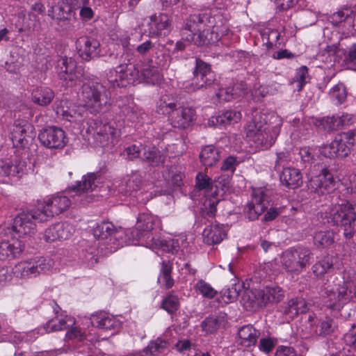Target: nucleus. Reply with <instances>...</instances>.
<instances>
[{"instance_id":"1","label":"nucleus","mask_w":356,"mask_h":356,"mask_svg":"<svg viewBox=\"0 0 356 356\" xmlns=\"http://www.w3.org/2000/svg\"><path fill=\"white\" fill-rule=\"evenodd\" d=\"M127 65H120L115 70H110L107 74V79L101 83L97 77L89 76L83 79V70L78 67L72 58H60L57 63V73L63 86L73 88L81 86L87 89H99L101 88H115L127 87Z\"/></svg>"},{"instance_id":"2","label":"nucleus","mask_w":356,"mask_h":356,"mask_svg":"<svg viewBox=\"0 0 356 356\" xmlns=\"http://www.w3.org/2000/svg\"><path fill=\"white\" fill-rule=\"evenodd\" d=\"M184 31L186 39L197 46L215 44L229 31L221 10H212L190 15Z\"/></svg>"},{"instance_id":"3","label":"nucleus","mask_w":356,"mask_h":356,"mask_svg":"<svg viewBox=\"0 0 356 356\" xmlns=\"http://www.w3.org/2000/svg\"><path fill=\"white\" fill-rule=\"evenodd\" d=\"M246 117L247 122L244 127L246 137L258 150L270 148L280 134V127L267 124L265 114L257 108H252L251 112L246 114Z\"/></svg>"},{"instance_id":"4","label":"nucleus","mask_w":356,"mask_h":356,"mask_svg":"<svg viewBox=\"0 0 356 356\" xmlns=\"http://www.w3.org/2000/svg\"><path fill=\"white\" fill-rule=\"evenodd\" d=\"M82 104L73 105L63 110L62 115L70 122H81L87 116L88 110L91 113L100 112L110 104L109 90H81Z\"/></svg>"},{"instance_id":"5","label":"nucleus","mask_w":356,"mask_h":356,"mask_svg":"<svg viewBox=\"0 0 356 356\" xmlns=\"http://www.w3.org/2000/svg\"><path fill=\"white\" fill-rule=\"evenodd\" d=\"M319 217L324 224L343 227V234L347 238H352L356 231L355 207L348 201L327 207L319 213Z\"/></svg>"},{"instance_id":"6","label":"nucleus","mask_w":356,"mask_h":356,"mask_svg":"<svg viewBox=\"0 0 356 356\" xmlns=\"http://www.w3.org/2000/svg\"><path fill=\"white\" fill-rule=\"evenodd\" d=\"M158 222V218L149 213H140L137 218L136 229L126 230L128 245H139L152 249L157 248L159 239L155 238L151 232Z\"/></svg>"},{"instance_id":"7","label":"nucleus","mask_w":356,"mask_h":356,"mask_svg":"<svg viewBox=\"0 0 356 356\" xmlns=\"http://www.w3.org/2000/svg\"><path fill=\"white\" fill-rule=\"evenodd\" d=\"M93 235L95 238L103 241L101 245L105 247V251L101 248L102 253L113 252L124 245H128L126 230L116 229L111 222L97 223L93 228Z\"/></svg>"},{"instance_id":"8","label":"nucleus","mask_w":356,"mask_h":356,"mask_svg":"<svg viewBox=\"0 0 356 356\" xmlns=\"http://www.w3.org/2000/svg\"><path fill=\"white\" fill-rule=\"evenodd\" d=\"M284 298V292L280 286L273 284L263 289L250 291L243 296V306L247 310L255 311L268 303H277Z\"/></svg>"},{"instance_id":"9","label":"nucleus","mask_w":356,"mask_h":356,"mask_svg":"<svg viewBox=\"0 0 356 356\" xmlns=\"http://www.w3.org/2000/svg\"><path fill=\"white\" fill-rule=\"evenodd\" d=\"M159 111L167 115L168 120L174 127L186 129L195 120V112L191 107L179 106L166 97H162L159 103Z\"/></svg>"},{"instance_id":"10","label":"nucleus","mask_w":356,"mask_h":356,"mask_svg":"<svg viewBox=\"0 0 356 356\" xmlns=\"http://www.w3.org/2000/svg\"><path fill=\"white\" fill-rule=\"evenodd\" d=\"M74 200L66 193H57L38 204L36 214L41 221H48L54 216L67 211Z\"/></svg>"},{"instance_id":"11","label":"nucleus","mask_w":356,"mask_h":356,"mask_svg":"<svg viewBox=\"0 0 356 356\" xmlns=\"http://www.w3.org/2000/svg\"><path fill=\"white\" fill-rule=\"evenodd\" d=\"M54 265V261L50 258L35 257L19 262L13 268V272L16 277L29 279L50 271Z\"/></svg>"},{"instance_id":"12","label":"nucleus","mask_w":356,"mask_h":356,"mask_svg":"<svg viewBox=\"0 0 356 356\" xmlns=\"http://www.w3.org/2000/svg\"><path fill=\"white\" fill-rule=\"evenodd\" d=\"M355 143V133L353 130L343 132L335 137L331 143L323 145L320 153L328 158L347 156Z\"/></svg>"},{"instance_id":"13","label":"nucleus","mask_w":356,"mask_h":356,"mask_svg":"<svg viewBox=\"0 0 356 356\" xmlns=\"http://www.w3.org/2000/svg\"><path fill=\"white\" fill-rule=\"evenodd\" d=\"M142 176L138 172H132L118 184V193L130 197L133 202L147 203L152 198V193L143 192L140 190Z\"/></svg>"},{"instance_id":"14","label":"nucleus","mask_w":356,"mask_h":356,"mask_svg":"<svg viewBox=\"0 0 356 356\" xmlns=\"http://www.w3.org/2000/svg\"><path fill=\"white\" fill-rule=\"evenodd\" d=\"M38 211V206L30 211L18 213L15 218L11 227L7 228L6 234L15 232L19 237L32 234L35 232L36 225L34 220L43 222L36 214Z\"/></svg>"},{"instance_id":"15","label":"nucleus","mask_w":356,"mask_h":356,"mask_svg":"<svg viewBox=\"0 0 356 356\" xmlns=\"http://www.w3.org/2000/svg\"><path fill=\"white\" fill-rule=\"evenodd\" d=\"M35 136L34 127L26 120H17L10 131V138L16 147L25 148Z\"/></svg>"},{"instance_id":"16","label":"nucleus","mask_w":356,"mask_h":356,"mask_svg":"<svg viewBox=\"0 0 356 356\" xmlns=\"http://www.w3.org/2000/svg\"><path fill=\"white\" fill-rule=\"evenodd\" d=\"M40 143L47 148L62 149L68 142L65 132L57 127L44 129L38 135Z\"/></svg>"},{"instance_id":"17","label":"nucleus","mask_w":356,"mask_h":356,"mask_svg":"<svg viewBox=\"0 0 356 356\" xmlns=\"http://www.w3.org/2000/svg\"><path fill=\"white\" fill-rule=\"evenodd\" d=\"M267 195L262 188H253L252 199L244 209V214L250 220H254L267 208Z\"/></svg>"},{"instance_id":"18","label":"nucleus","mask_w":356,"mask_h":356,"mask_svg":"<svg viewBox=\"0 0 356 356\" xmlns=\"http://www.w3.org/2000/svg\"><path fill=\"white\" fill-rule=\"evenodd\" d=\"M307 186L312 191L323 195L334 189L335 179L327 169H322L320 174L311 177Z\"/></svg>"},{"instance_id":"19","label":"nucleus","mask_w":356,"mask_h":356,"mask_svg":"<svg viewBox=\"0 0 356 356\" xmlns=\"http://www.w3.org/2000/svg\"><path fill=\"white\" fill-rule=\"evenodd\" d=\"M52 307L56 316L46 323L45 326L42 329V331L45 332H56L67 329L70 326L74 325V318L67 315L64 312H60V308L56 302H53ZM43 333L44 332H42L41 334Z\"/></svg>"},{"instance_id":"20","label":"nucleus","mask_w":356,"mask_h":356,"mask_svg":"<svg viewBox=\"0 0 356 356\" xmlns=\"http://www.w3.org/2000/svg\"><path fill=\"white\" fill-rule=\"evenodd\" d=\"M74 230V227L71 223L59 222L52 224L44 231V238L47 242L67 240L72 236Z\"/></svg>"},{"instance_id":"21","label":"nucleus","mask_w":356,"mask_h":356,"mask_svg":"<svg viewBox=\"0 0 356 356\" xmlns=\"http://www.w3.org/2000/svg\"><path fill=\"white\" fill-rule=\"evenodd\" d=\"M148 26L149 36L166 35L170 31L171 19L164 13L154 14L150 16Z\"/></svg>"},{"instance_id":"22","label":"nucleus","mask_w":356,"mask_h":356,"mask_svg":"<svg viewBox=\"0 0 356 356\" xmlns=\"http://www.w3.org/2000/svg\"><path fill=\"white\" fill-rule=\"evenodd\" d=\"M24 250V244L17 239L0 241V261H10L19 257Z\"/></svg>"},{"instance_id":"23","label":"nucleus","mask_w":356,"mask_h":356,"mask_svg":"<svg viewBox=\"0 0 356 356\" xmlns=\"http://www.w3.org/2000/svg\"><path fill=\"white\" fill-rule=\"evenodd\" d=\"M99 42L91 38L82 37L76 42V49L80 57L89 60L99 54Z\"/></svg>"},{"instance_id":"24","label":"nucleus","mask_w":356,"mask_h":356,"mask_svg":"<svg viewBox=\"0 0 356 356\" xmlns=\"http://www.w3.org/2000/svg\"><path fill=\"white\" fill-rule=\"evenodd\" d=\"M26 165L25 161H15V163L8 159H0L1 176L21 177L26 172Z\"/></svg>"},{"instance_id":"25","label":"nucleus","mask_w":356,"mask_h":356,"mask_svg":"<svg viewBox=\"0 0 356 356\" xmlns=\"http://www.w3.org/2000/svg\"><path fill=\"white\" fill-rule=\"evenodd\" d=\"M125 100L127 102L125 104L118 102V107L121 109L122 114L131 122H142L145 114L136 106L131 98L126 97Z\"/></svg>"},{"instance_id":"26","label":"nucleus","mask_w":356,"mask_h":356,"mask_svg":"<svg viewBox=\"0 0 356 356\" xmlns=\"http://www.w3.org/2000/svg\"><path fill=\"white\" fill-rule=\"evenodd\" d=\"M283 185L290 188H296L302 183V176L300 171L295 168H284L280 176Z\"/></svg>"},{"instance_id":"27","label":"nucleus","mask_w":356,"mask_h":356,"mask_svg":"<svg viewBox=\"0 0 356 356\" xmlns=\"http://www.w3.org/2000/svg\"><path fill=\"white\" fill-rule=\"evenodd\" d=\"M226 236V231L222 225L215 224L204 228L202 236L204 243L208 245L220 243Z\"/></svg>"},{"instance_id":"28","label":"nucleus","mask_w":356,"mask_h":356,"mask_svg":"<svg viewBox=\"0 0 356 356\" xmlns=\"http://www.w3.org/2000/svg\"><path fill=\"white\" fill-rule=\"evenodd\" d=\"M238 335L241 346L250 347L256 344L260 336V332L252 325H247L239 328Z\"/></svg>"},{"instance_id":"29","label":"nucleus","mask_w":356,"mask_h":356,"mask_svg":"<svg viewBox=\"0 0 356 356\" xmlns=\"http://www.w3.org/2000/svg\"><path fill=\"white\" fill-rule=\"evenodd\" d=\"M227 322L226 315L219 314L218 315H211L207 317L201 323V327L203 332L207 334L216 332L220 327H224Z\"/></svg>"},{"instance_id":"30","label":"nucleus","mask_w":356,"mask_h":356,"mask_svg":"<svg viewBox=\"0 0 356 356\" xmlns=\"http://www.w3.org/2000/svg\"><path fill=\"white\" fill-rule=\"evenodd\" d=\"M90 323L93 326L102 329H112L120 325V322L113 316L104 312L92 315Z\"/></svg>"},{"instance_id":"31","label":"nucleus","mask_w":356,"mask_h":356,"mask_svg":"<svg viewBox=\"0 0 356 356\" xmlns=\"http://www.w3.org/2000/svg\"><path fill=\"white\" fill-rule=\"evenodd\" d=\"M305 121H307L308 124H302V126L306 131L312 129V125L325 131L337 129L335 116H327L322 118L311 117L305 120Z\"/></svg>"},{"instance_id":"32","label":"nucleus","mask_w":356,"mask_h":356,"mask_svg":"<svg viewBox=\"0 0 356 356\" xmlns=\"http://www.w3.org/2000/svg\"><path fill=\"white\" fill-rule=\"evenodd\" d=\"M141 159L152 166H159L164 163L165 156L154 145H146L143 148Z\"/></svg>"},{"instance_id":"33","label":"nucleus","mask_w":356,"mask_h":356,"mask_svg":"<svg viewBox=\"0 0 356 356\" xmlns=\"http://www.w3.org/2000/svg\"><path fill=\"white\" fill-rule=\"evenodd\" d=\"M309 321L311 322L312 331L317 335H327L332 332V319L325 317L318 319L316 316L310 315Z\"/></svg>"},{"instance_id":"34","label":"nucleus","mask_w":356,"mask_h":356,"mask_svg":"<svg viewBox=\"0 0 356 356\" xmlns=\"http://www.w3.org/2000/svg\"><path fill=\"white\" fill-rule=\"evenodd\" d=\"M120 136V129H115L109 124H104L97 130L95 139L101 144L111 140V143L117 142Z\"/></svg>"},{"instance_id":"35","label":"nucleus","mask_w":356,"mask_h":356,"mask_svg":"<svg viewBox=\"0 0 356 356\" xmlns=\"http://www.w3.org/2000/svg\"><path fill=\"white\" fill-rule=\"evenodd\" d=\"M97 175L95 173H88L86 175L83 176L81 181L78 182L72 187L68 193L74 192L76 195H81L84 193L92 191L97 186Z\"/></svg>"},{"instance_id":"36","label":"nucleus","mask_w":356,"mask_h":356,"mask_svg":"<svg viewBox=\"0 0 356 356\" xmlns=\"http://www.w3.org/2000/svg\"><path fill=\"white\" fill-rule=\"evenodd\" d=\"M292 249L295 261L298 265V272L300 273L310 265L312 259V253L309 248L305 247L299 246Z\"/></svg>"},{"instance_id":"37","label":"nucleus","mask_w":356,"mask_h":356,"mask_svg":"<svg viewBox=\"0 0 356 356\" xmlns=\"http://www.w3.org/2000/svg\"><path fill=\"white\" fill-rule=\"evenodd\" d=\"M194 74L196 76H201L202 83L200 85L198 89L212 86V83L214 82L213 73L211 71L209 65L201 60H197Z\"/></svg>"},{"instance_id":"38","label":"nucleus","mask_w":356,"mask_h":356,"mask_svg":"<svg viewBox=\"0 0 356 356\" xmlns=\"http://www.w3.org/2000/svg\"><path fill=\"white\" fill-rule=\"evenodd\" d=\"M99 243L94 244H88L85 249L82 250L80 255V259L83 264H86L88 267H92L98 261Z\"/></svg>"},{"instance_id":"39","label":"nucleus","mask_w":356,"mask_h":356,"mask_svg":"<svg viewBox=\"0 0 356 356\" xmlns=\"http://www.w3.org/2000/svg\"><path fill=\"white\" fill-rule=\"evenodd\" d=\"M308 309V305L305 300L302 298H292L288 301L284 313L293 318L298 314L305 313Z\"/></svg>"},{"instance_id":"40","label":"nucleus","mask_w":356,"mask_h":356,"mask_svg":"<svg viewBox=\"0 0 356 356\" xmlns=\"http://www.w3.org/2000/svg\"><path fill=\"white\" fill-rule=\"evenodd\" d=\"M200 158L204 165L211 167L219 161L220 152L215 147L208 145L202 149Z\"/></svg>"},{"instance_id":"41","label":"nucleus","mask_w":356,"mask_h":356,"mask_svg":"<svg viewBox=\"0 0 356 356\" xmlns=\"http://www.w3.org/2000/svg\"><path fill=\"white\" fill-rule=\"evenodd\" d=\"M169 342L160 337L151 341L147 346L144 348L143 352L150 356H156L164 353L168 350Z\"/></svg>"},{"instance_id":"42","label":"nucleus","mask_w":356,"mask_h":356,"mask_svg":"<svg viewBox=\"0 0 356 356\" xmlns=\"http://www.w3.org/2000/svg\"><path fill=\"white\" fill-rule=\"evenodd\" d=\"M295 260L293 249H288L281 256L282 266L288 273L299 274L298 265Z\"/></svg>"},{"instance_id":"43","label":"nucleus","mask_w":356,"mask_h":356,"mask_svg":"<svg viewBox=\"0 0 356 356\" xmlns=\"http://www.w3.org/2000/svg\"><path fill=\"white\" fill-rule=\"evenodd\" d=\"M334 241V233L330 230L319 231L314 236V245L318 248H328Z\"/></svg>"},{"instance_id":"44","label":"nucleus","mask_w":356,"mask_h":356,"mask_svg":"<svg viewBox=\"0 0 356 356\" xmlns=\"http://www.w3.org/2000/svg\"><path fill=\"white\" fill-rule=\"evenodd\" d=\"M172 269V264L169 261L166 262L163 261L162 262L161 273L158 280L167 289L171 288L174 284V280L171 277Z\"/></svg>"},{"instance_id":"45","label":"nucleus","mask_w":356,"mask_h":356,"mask_svg":"<svg viewBox=\"0 0 356 356\" xmlns=\"http://www.w3.org/2000/svg\"><path fill=\"white\" fill-rule=\"evenodd\" d=\"M334 259V258L332 256L327 255L324 257L312 266L314 274L317 277H320L328 272L333 266Z\"/></svg>"},{"instance_id":"46","label":"nucleus","mask_w":356,"mask_h":356,"mask_svg":"<svg viewBox=\"0 0 356 356\" xmlns=\"http://www.w3.org/2000/svg\"><path fill=\"white\" fill-rule=\"evenodd\" d=\"M195 291L207 299H212L216 297L218 291L214 289L211 284L205 281L200 280L197 282L194 286Z\"/></svg>"},{"instance_id":"47","label":"nucleus","mask_w":356,"mask_h":356,"mask_svg":"<svg viewBox=\"0 0 356 356\" xmlns=\"http://www.w3.org/2000/svg\"><path fill=\"white\" fill-rule=\"evenodd\" d=\"M54 97L53 90H33L32 99L33 102L40 106H47Z\"/></svg>"},{"instance_id":"48","label":"nucleus","mask_w":356,"mask_h":356,"mask_svg":"<svg viewBox=\"0 0 356 356\" xmlns=\"http://www.w3.org/2000/svg\"><path fill=\"white\" fill-rule=\"evenodd\" d=\"M261 35L263 42L266 44L268 47H272L273 45H276L280 34L275 29L266 27L261 30Z\"/></svg>"},{"instance_id":"49","label":"nucleus","mask_w":356,"mask_h":356,"mask_svg":"<svg viewBox=\"0 0 356 356\" xmlns=\"http://www.w3.org/2000/svg\"><path fill=\"white\" fill-rule=\"evenodd\" d=\"M79 8V16L83 22H88L95 16V11L89 6L88 0H77L76 3Z\"/></svg>"},{"instance_id":"50","label":"nucleus","mask_w":356,"mask_h":356,"mask_svg":"<svg viewBox=\"0 0 356 356\" xmlns=\"http://www.w3.org/2000/svg\"><path fill=\"white\" fill-rule=\"evenodd\" d=\"M70 10L68 5L62 2L60 5L51 6L49 10V15L57 20H61L67 17V13Z\"/></svg>"},{"instance_id":"51","label":"nucleus","mask_w":356,"mask_h":356,"mask_svg":"<svg viewBox=\"0 0 356 356\" xmlns=\"http://www.w3.org/2000/svg\"><path fill=\"white\" fill-rule=\"evenodd\" d=\"M240 284H233L231 287L223 289L221 291V297L225 304L234 302L238 298L241 291Z\"/></svg>"},{"instance_id":"52","label":"nucleus","mask_w":356,"mask_h":356,"mask_svg":"<svg viewBox=\"0 0 356 356\" xmlns=\"http://www.w3.org/2000/svg\"><path fill=\"white\" fill-rule=\"evenodd\" d=\"M22 63V58L15 52H11L9 58L6 62L7 71L12 73H17Z\"/></svg>"},{"instance_id":"53","label":"nucleus","mask_w":356,"mask_h":356,"mask_svg":"<svg viewBox=\"0 0 356 356\" xmlns=\"http://www.w3.org/2000/svg\"><path fill=\"white\" fill-rule=\"evenodd\" d=\"M309 79L308 69L305 66H302L296 70L293 81L296 83V86L301 89L309 81Z\"/></svg>"},{"instance_id":"54","label":"nucleus","mask_w":356,"mask_h":356,"mask_svg":"<svg viewBox=\"0 0 356 356\" xmlns=\"http://www.w3.org/2000/svg\"><path fill=\"white\" fill-rule=\"evenodd\" d=\"M162 307L168 313L175 312L179 307V300L177 296L169 295L163 301Z\"/></svg>"},{"instance_id":"55","label":"nucleus","mask_w":356,"mask_h":356,"mask_svg":"<svg viewBox=\"0 0 356 356\" xmlns=\"http://www.w3.org/2000/svg\"><path fill=\"white\" fill-rule=\"evenodd\" d=\"M219 201V200L214 197L207 199L204 203V213L209 216H213L216 212V206Z\"/></svg>"},{"instance_id":"56","label":"nucleus","mask_w":356,"mask_h":356,"mask_svg":"<svg viewBox=\"0 0 356 356\" xmlns=\"http://www.w3.org/2000/svg\"><path fill=\"white\" fill-rule=\"evenodd\" d=\"M352 11H350L349 9H344L336 12L331 16V22L333 24L338 25L342 22L349 20L350 15Z\"/></svg>"},{"instance_id":"57","label":"nucleus","mask_w":356,"mask_h":356,"mask_svg":"<svg viewBox=\"0 0 356 356\" xmlns=\"http://www.w3.org/2000/svg\"><path fill=\"white\" fill-rule=\"evenodd\" d=\"M240 161L236 157L229 156L225 159L220 167L221 170L234 172Z\"/></svg>"},{"instance_id":"58","label":"nucleus","mask_w":356,"mask_h":356,"mask_svg":"<svg viewBox=\"0 0 356 356\" xmlns=\"http://www.w3.org/2000/svg\"><path fill=\"white\" fill-rule=\"evenodd\" d=\"M336 122L337 129L341 127L350 126L355 122V116L352 114L343 113L341 115H337Z\"/></svg>"},{"instance_id":"59","label":"nucleus","mask_w":356,"mask_h":356,"mask_svg":"<svg viewBox=\"0 0 356 356\" xmlns=\"http://www.w3.org/2000/svg\"><path fill=\"white\" fill-rule=\"evenodd\" d=\"M344 342L347 346L356 349V325L352 324L350 329L343 337Z\"/></svg>"},{"instance_id":"60","label":"nucleus","mask_w":356,"mask_h":356,"mask_svg":"<svg viewBox=\"0 0 356 356\" xmlns=\"http://www.w3.org/2000/svg\"><path fill=\"white\" fill-rule=\"evenodd\" d=\"M66 337L70 340L81 341L86 337V332L80 327H73L66 333Z\"/></svg>"},{"instance_id":"61","label":"nucleus","mask_w":356,"mask_h":356,"mask_svg":"<svg viewBox=\"0 0 356 356\" xmlns=\"http://www.w3.org/2000/svg\"><path fill=\"white\" fill-rule=\"evenodd\" d=\"M275 341L270 337L261 338L259 341V349L266 353H268L274 348Z\"/></svg>"},{"instance_id":"62","label":"nucleus","mask_w":356,"mask_h":356,"mask_svg":"<svg viewBox=\"0 0 356 356\" xmlns=\"http://www.w3.org/2000/svg\"><path fill=\"white\" fill-rule=\"evenodd\" d=\"M211 184V179L207 175L199 172L196 175V186L199 189L208 188Z\"/></svg>"},{"instance_id":"63","label":"nucleus","mask_w":356,"mask_h":356,"mask_svg":"<svg viewBox=\"0 0 356 356\" xmlns=\"http://www.w3.org/2000/svg\"><path fill=\"white\" fill-rule=\"evenodd\" d=\"M275 356H297V353L291 346H280L276 350Z\"/></svg>"},{"instance_id":"64","label":"nucleus","mask_w":356,"mask_h":356,"mask_svg":"<svg viewBox=\"0 0 356 356\" xmlns=\"http://www.w3.org/2000/svg\"><path fill=\"white\" fill-rule=\"evenodd\" d=\"M348 68L356 71V44L349 51L348 56L346 59Z\"/></svg>"}]
</instances>
